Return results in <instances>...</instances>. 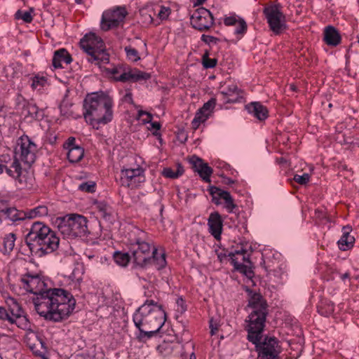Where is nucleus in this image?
Returning a JSON list of instances; mask_svg holds the SVG:
<instances>
[{
    "mask_svg": "<svg viewBox=\"0 0 359 359\" xmlns=\"http://www.w3.org/2000/svg\"><path fill=\"white\" fill-rule=\"evenodd\" d=\"M267 311H252L248 316L247 330L248 339L255 345H258L262 338Z\"/></svg>",
    "mask_w": 359,
    "mask_h": 359,
    "instance_id": "423d86ee",
    "label": "nucleus"
},
{
    "mask_svg": "<svg viewBox=\"0 0 359 359\" xmlns=\"http://www.w3.org/2000/svg\"><path fill=\"white\" fill-rule=\"evenodd\" d=\"M59 243L60 239L56 233L51 230L42 241H41L40 244L35 248L36 253H39L40 256L51 253L57 249Z\"/></svg>",
    "mask_w": 359,
    "mask_h": 359,
    "instance_id": "f3484780",
    "label": "nucleus"
},
{
    "mask_svg": "<svg viewBox=\"0 0 359 359\" xmlns=\"http://www.w3.org/2000/svg\"><path fill=\"white\" fill-rule=\"evenodd\" d=\"M229 256L231 259V263L233 264L235 269L245 264H250L249 255L247 254L246 250H236L235 252L229 253Z\"/></svg>",
    "mask_w": 359,
    "mask_h": 359,
    "instance_id": "a878e982",
    "label": "nucleus"
},
{
    "mask_svg": "<svg viewBox=\"0 0 359 359\" xmlns=\"http://www.w3.org/2000/svg\"><path fill=\"white\" fill-rule=\"evenodd\" d=\"M236 25H238L235 31L236 34H243L246 32L247 23L243 18H238V23Z\"/></svg>",
    "mask_w": 359,
    "mask_h": 359,
    "instance_id": "864d4df0",
    "label": "nucleus"
},
{
    "mask_svg": "<svg viewBox=\"0 0 359 359\" xmlns=\"http://www.w3.org/2000/svg\"><path fill=\"white\" fill-rule=\"evenodd\" d=\"M130 259L131 257L128 252H116L114 254L115 262L121 266H127Z\"/></svg>",
    "mask_w": 359,
    "mask_h": 359,
    "instance_id": "4c0bfd02",
    "label": "nucleus"
},
{
    "mask_svg": "<svg viewBox=\"0 0 359 359\" xmlns=\"http://www.w3.org/2000/svg\"><path fill=\"white\" fill-rule=\"evenodd\" d=\"M79 189L87 193H93L95 191V183L93 181L82 182L79 184Z\"/></svg>",
    "mask_w": 359,
    "mask_h": 359,
    "instance_id": "a18cd8bd",
    "label": "nucleus"
},
{
    "mask_svg": "<svg viewBox=\"0 0 359 359\" xmlns=\"http://www.w3.org/2000/svg\"><path fill=\"white\" fill-rule=\"evenodd\" d=\"M264 13L270 29L276 34L285 29V17L278 5H272L264 9Z\"/></svg>",
    "mask_w": 359,
    "mask_h": 359,
    "instance_id": "6e6552de",
    "label": "nucleus"
},
{
    "mask_svg": "<svg viewBox=\"0 0 359 359\" xmlns=\"http://www.w3.org/2000/svg\"><path fill=\"white\" fill-rule=\"evenodd\" d=\"M58 229L67 238L83 236L88 232L87 219L80 215H67L60 222Z\"/></svg>",
    "mask_w": 359,
    "mask_h": 359,
    "instance_id": "20e7f679",
    "label": "nucleus"
},
{
    "mask_svg": "<svg viewBox=\"0 0 359 359\" xmlns=\"http://www.w3.org/2000/svg\"><path fill=\"white\" fill-rule=\"evenodd\" d=\"M290 90H293V91H296L297 90V87L294 84H290Z\"/></svg>",
    "mask_w": 359,
    "mask_h": 359,
    "instance_id": "0e129e2a",
    "label": "nucleus"
},
{
    "mask_svg": "<svg viewBox=\"0 0 359 359\" xmlns=\"http://www.w3.org/2000/svg\"><path fill=\"white\" fill-rule=\"evenodd\" d=\"M177 311L180 313H183L187 310V306L184 299L182 297H179L177 299Z\"/></svg>",
    "mask_w": 359,
    "mask_h": 359,
    "instance_id": "13d9d810",
    "label": "nucleus"
},
{
    "mask_svg": "<svg viewBox=\"0 0 359 359\" xmlns=\"http://www.w3.org/2000/svg\"><path fill=\"white\" fill-rule=\"evenodd\" d=\"M190 163L192 164L195 171H196L200 177L206 182H210V177L212 175L213 170L208 165L204 163L201 158H199L195 156L190 158Z\"/></svg>",
    "mask_w": 359,
    "mask_h": 359,
    "instance_id": "412c9836",
    "label": "nucleus"
},
{
    "mask_svg": "<svg viewBox=\"0 0 359 359\" xmlns=\"http://www.w3.org/2000/svg\"><path fill=\"white\" fill-rule=\"evenodd\" d=\"M147 301L144 304L140 306L137 311L135 313L133 316V321L135 326L139 329L141 333H143L145 336H148L149 337H151L154 334H155L157 331L153 332H146L141 328L142 325L144 323V317L143 314L145 313H150L151 309L150 306L154 304V301H150L149 303Z\"/></svg>",
    "mask_w": 359,
    "mask_h": 359,
    "instance_id": "aec40b11",
    "label": "nucleus"
},
{
    "mask_svg": "<svg viewBox=\"0 0 359 359\" xmlns=\"http://www.w3.org/2000/svg\"><path fill=\"white\" fill-rule=\"evenodd\" d=\"M215 58L210 59L208 57V53H206L203 55V65L205 68H213L217 65Z\"/></svg>",
    "mask_w": 359,
    "mask_h": 359,
    "instance_id": "8fccbe9b",
    "label": "nucleus"
},
{
    "mask_svg": "<svg viewBox=\"0 0 359 359\" xmlns=\"http://www.w3.org/2000/svg\"><path fill=\"white\" fill-rule=\"evenodd\" d=\"M4 167L5 165H3L1 162H0V174H1L4 171Z\"/></svg>",
    "mask_w": 359,
    "mask_h": 359,
    "instance_id": "338daca9",
    "label": "nucleus"
},
{
    "mask_svg": "<svg viewBox=\"0 0 359 359\" xmlns=\"http://www.w3.org/2000/svg\"><path fill=\"white\" fill-rule=\"evenodd\" d=\"M127 11L124 7H116L105 11L102 16L101 28L104 31L117 27L122 23L127 15Z\"/></svg>",
    "mask_w": 359,
    "mask_h": 359,
    "instance_id": "1a4fd4ad",
    "label": "nucleus"
},
{
    "mask_svg": "<svg viewBox=\"0 0 359 359\" xmlns=\"http://www.w3.org/2000/svg\"><path fill=\"white\" fill-rule=\"evenodd\" d=\"M11 313L4 307H0V320H6L10 323Z\"/></svg>",
    "mask_w": 359,
    "mask_h": 359,
    "instance_id": "6e6d98bb",
    "label": "nucleus"
},
{
    "mask_svg": "<svg viewBox=\"0 0 359 359\" xmlns=\"http://www.w3.org/2000/svg\"><path fill=\"white\" fill-rule=\"evenodd\" d=\"M100 217L105 219H109L111 213V208L104 202H98L95 204Z\"/></svg>",
    "mask_w": 359,
    "mask_h": 359,
    "instance_id": "58836bf2",
    "label": "nucleus"
},
{
    "mask_svg": "<svg viewBox=\"0 0 359 359\" xmlns=\"http://www.w3.org/2000/svg\"><path fill=\"white\" fill-rule=\"evenodd\" d=\"M210 328L211 335L215 334L217 331L218 330L217 325L213 324V320L212 319L210 321Z\"/></svg>",
    "mask_w": 359,
    "mask_h": 359,
    "instance_id": "052dcab7",
    "label": "nucleus"
},
{
    "mask_svg": "<svg viewBox=\"0 0 359 359\" xmlns=\"http://www.w3.org/2000/svg\"><path fill=\"white\" fill-rule=\"evenodd\" d=\"M107 72L111 77L118 81H137L145 80L149 78V75L137 69H130L123 65H118L111 68H107Z\"/></svg>",
    "mask_w": 359,
    "mask_h": 359,
    "instance_id": "0eeeda50",
    "label": "nucleus"
},
{
    "mask_svg": "<svg viewBox=\"0 0 359 359\" xmlns=\"http://www.w3.org/2000/svg\"><path fill=\"white\" fill-rule=\"evenodd\" d=\"M352 228L350 226H345L342 228V236L338 241V246L341 250L345 251L352 248L354 245L355 238L350 235Z\"/></svg>",
    "mask_w": 359,
    "mask_h": 359,
    "instance_id": "393cba45",
    "label": "nucleus"
},
{
    "mask_svg": "<svg viewBox=\"0 0 359 359\" xmlns=\"http://www.w3.org/2000/svg\"><path fill=\"white\" fill-rule=\"evenodd\" d=\"M208 225L210 233L215 239H220L222 230V220L220 215L217 212H212L210 215Z\"/></svg>",
    "mask_w": 359,
    "mask_h": 359,
    "instance_id": "4be33fe9",
    "label": "nucleus"
},
{
    "mask_svg": "<svg viewBox=\"0 0 359 359\" xmlns=\"http://www.w3.org/2000/svg\"><path fill=\"white\" fill-rule=\"evenodd\" d=\"M112 99L103 92L88 95L83 101V116L86 122L93 128L106 124L113 116Z\"/></svg>",
    "mask_w": 359,
    "mask_h": 359,
    "instance_id": "f03ea898",
    "label": "nucleus"
},
{
    "mask_svg": "<svg viewBox=\"0 0 359 359\" xmlns=\"http://www.w3.org/2000/svg\"><path fill=\"white\" fill-rule=\"evenodd\" d=\"M81 48L88 55V60L97 65L109 62V55L105 52V47L101 38L95 34H86L81 39Z\"/></svg>",
    "mask_w": 359,
    "mask_h": 359,
    "instance_id": "7ed1b4c3",
    "label": "nucleus"
},
{
    "mask_svg": "<svg viewBox=\"0 0 359 359\" xmlns=\"http://www.w3.org/2000/svg\"><path fill=\"white\" fill-rule=\"evenodd\" d=\"M236 270L243 273L248 278H252L254 276V272L252 269V263L251 262H250V264H245L242 265L241 266L238 267Z\"/></svg>",
    "mask_w": 359,
    "mask_h": 359,
    "instance_id": "de8ad7c7",
    "label": "nucleus"
},
{
    "mask_svg": "<svg viewBox=\"0 0 359 359\" xmlns=\"http://www.w3.org/2000/svg\"><path fill=\"white\" fill-rule=\"evenodd\" d=\"M34 309L46 320L55 322L67 318L73 311L76 300L68 291L62 288L48 289L32 299Z\"/></svg>",
    "mask_w": 359,
    "mask_h": 359,
    "instance_id": "f257e3e1",
    "label": "nucleus"
},
{
    "mask_svg": "<svg viewBox=\"0 0 359 359\" xmlns=\"http://www.w3.org/2000/svg\"><path fill=\"white\" fill-rule=\"evenodd\" d=\"M125 51L126 53L127 57L130 60H131L133 62H136L140 60V57L137 50L135 48H133L132 46H126Z\"/></svg>",
    "mask_w": 359,
    "mask_h": 359,
    "instance_id": "c03bdc74",
    "label": "nucleus"
},
{
    "mask_svg": "<svg viewBox=\"0 0 359 359\" xmlns=\"http://www.w3.org/2000/svg\"><path fill=\"white\" fill-rule=\"evenodd\" d=\"M51 229L41 222H36L33 223L29 232L26 236V243L29 247L30 250L36 248L38 244H40L41 241L46 236Z\"/></svg>",
    "mask_w": 359,
    "mask_h": 359,
    "instance_id": "f8f14e48",
    "label": "nucleus"
},
{
    "mask_svg": "<svg viewBox=\"0 0 359 359\" xmlns=\"http://www.w3.org/2000/svg\"><path fill=\"white\" fill-rule=\"evenodd\" d=\"M11 324H15L19 328L22 330L29 329L30 327L27 318L23 314V311L13 314L10 318Z\"/></svg>",
    "mask_w": 359,
    "mask_h": 359,
    "instance_id": "f704fd0d",
    "label": "nucleus"
},
{
    "mask_svg": "<svg viewBox=\"0 0 359 359\" xmlns=\"http://www.w3.org/2000/svg\"><path fill=\"white\" fill-rule=\"evenodd\" d=\"M15 240L16 236L13 233H10L5 236L4 238V253H9L13 250Z\"/></svg>",
    "mask_w": 359,
    "mask_h": 359,
    "instance_id": "e433bc0d",
    "label": "nucleus"
},
{
    "mask_svg": "<svg viewBox=\"0 0 359 359\" xmlns=\"http://www.w3.org/2000/svg\"><path fill=\"white\" fill-rule=\"evenodd\" d=\"M71 62V55L65 49L62 48L55 52L53 58V65L55 68L62 67V62L68 65Z\"/></svg>",
    "mask_w": 359,
    "mask_h": 359,
    "instance_id": "c85d7f7f",
    "label": "nucleus"
},
{
    "mask_svg": "<svg viewBox=\"0 0 359 359\" xmlns=\"http://www.w3.org/2000/svg\"><path fill=\"white\" fill-rule=\"evenodd\" d=\"M6 173L15 180H18L20 184L25 182V174L27 172L25 169H22L20 163L17 159H15L9 167L5 165Z\"/></svg>",
    "mask_w": 359,
    "mask_h": 359,
    "instance_id": "5701e85b",
    "label": "nucleus"
},
{
    "mask_svg": "<svg viewBox=\"0 0 359 359\" xmlns=\"http://www.w3.org/2000/svg\"><path fill=\"white\" fill-rule=\"evenodd\" d=\"M24 213L25 215V219H32L48 215V210L45 205H39L34 208L24 211Z\"/></svg>",
    "mask_w": 359,
    "mask_h": 359,
    "instance_id": "473e14b6",
    "label": "nucleus"
},
{
    "mask_svg": "<svg viewBox=\"0 0 359 359\" xmlns=\"http://www.w3.org/2000/svg\"><path fill=\"white\" fill-rule=\"evenodd\" d=\"M256 347L259 351V359H277L280 352L278 341L273 337L266 338L263 342L260 340Z\"/></svg>",
    "mask_w": 359,
    "mask_h": 359,
    "instance_id": "ddd939ff",
    "label": "nucleus"
},
{
    "mask_svg": "<svg viewBox=\"0 0 359 359\" xmlns=\"http://www.w3.org/2000/svg\"><path fill=\"white\" fill-rule=\"evenodd\" d=\"M161 315L163 318V323L158 327V344L163 343V344H158V350L160 351L165 352V354H169L172 351L171 344L175 340V337L173 334L172 329L167 330L165 332L163 331V327L165 326V322L166 321L167 315L162 306L158 305V316Z\"/></svg>",
    "mask_w": 359,
    "mask_h": 359,
    "instance_id": "9d476101",
    "label": "nucleus"
},
{
    "mask_svg": "<svg viewBox=\"0 0 359 359\" xmlns=\"http://www.w3.org/2000/svg\"><path fill=\"white\" fill-rule=\"evenodd\" d=\"M170 13L171 10L169 7L161 6L160 10L158 11V19L161 20H167Z\"/></svg>",
    "mask_w": 359,
    "mask_h": 359,
    "instance_id": "3c124183",
    "label": "nucleus"
},
{
    "mask_svg": "<svg viewBox=\"0 0 359 359\" xmlns=\"http://www.w3.org/2000/svg\"><path fill=\"white\" fill-rule=\"evenodd\" d=\"M21 286L27 292L33 293L35 296L44 291V282L37 274L32 275L27 273L20 278Z\"/></svg>",
    "mask_w": 359,
    "mask_h": 359,
    "instance_id": "dca6fc26",
    "label": "nucleus"
},
{
    "mask_svg": "<svg viewBox=\"0 0 359 359\" xmlns=\"http://www.w3.org/2000/svg\"><path fill=\"white\" fill-rule=\"evenodd\" d=\"M144 180V170L140 167L122 169L121 171L120 182L122 186L134 189Z\"/></svg>",
    "mask_w": 359,
    "mask_h": 359,
    "instance_id": "9b49d317",
    "label": "nucleus"
},
{
    "mask_svg": "<svg viewBox=\"0 0 359 359\" xmlns=\"http://www.w3.org/2000/svg\"><path fill=\"white\" fill-rule=\"evenodd\" d=\"M201 39L203 41H204L206 43H210L211 42H215L217 41V38H215L212 36L205 35V34L202 35Z\"/></svg>",
    "mask_w": 359,
    "mask_h": 359,
    "instance_id": "bf43d9fd",
    "label": "nucleus"
},
{
    "mask_svg": "<svg viewBox=\"0 0 359 359\" xmlns=\"http://www.w3.org/2000/svg\"><path fill=\"white\" fill-rule=\"evenodd\" d=\"M2 216L12 222L24 220L25 215L23 210H18L15 208H8L1 211Z\"/></svg>",
    "mask_w": 359,
    "mask_h": 359,
    "instance_id": "c756f323",
    "label": "nucleus"
},
{
    "mask_svg": "<svg viewBox=\"0 0 359 359\" xmlns=\"http://www.w3.org/2000/svg\"><path fill=\"white\" fill-rule=\"evenodd\" d=\"M167 264L165 260V254L163 252L161 257H158V271H161L158 275L162 277V280L166 284H168L169 278L170 276L171 271L170 268H165Z\"/></svg>",
    "mask_w": 359,
    "mask_h": 359,
    "instance_id": "72a5a7b5",
    "label": "nucleus"
},
{
    "mask_svg": "<svg viewBox=\"0 0 359 359\" xmlns=\"http://www.w3.org/2000/svg\"><path fill=\"white\" fill-rule=\"evenodd\" d=\"M348 276H349L348 273H344V274H343V275H342L341 278H342V279H345V278H348Z\"/></svg>",
    "mask_w": 359,
    "mask_h": 359,
    "instance_id": "774afa93",
    "label": "nucleus"
},
{
    "mask_svg": "<svg viewBox=\"0 0 359 359\" xmlns=\"http://www.w3.org/2000/svg\"><path fill=\"white\" fill-rule=\"evenodd\" d=\"M76 139L70 137L64 144V148L67 151V158L71 163L80 161L84 155V149L75 144Z\"/></svg>",
    "mask_w": 359,
    "mask_h": 359,
    "instance_id": "6ab92c4d",
    "label": "nucleus"
},
{
    "mask_svg": "<svg viewBox=\"0 0 359 359\" xmlns=\"http://www.w3.org/2000/svg\"><path fill=\"white\" fill-rule=\"evenodd\" d=\"M150 245L144 241H137L132 244L130 252L132 254L133 262L141 267H146L155 262L157 248H153L152 252Z\"/></svg>",
    "mask_w": 359,
    "mask_h": 359,
    "instance_id": "39448f33",
    "label": "nucleus"
},
{
    "mask_svg": "<svg viewBox=\"0 0 359 359\" xmlns=\"http://www.w3.org/2000/svg\"><path fill=\"white\" fill-rule=\"evenodd\" d=\"M249 306L255 311H266V303L262 299L259 294H253L249 299Z\"/></svg>",
    "mask_w": 359,
    "mask_h": 359,
    "instance_id": "7c9ffc66",
    "label": "nucleus"
},
{
    "mask_svg": "<svg viewBox=\"0 0 359 359\" xmlns=\"http://www.w3.org/2000/svg\"><path fill=\"white\" fill-rule=\"evenodd\" d=\"M310 179V175L308 173H304L302 175H295L294 180L301 185H304L308 183Z\"/></svg>",
    "mask_w": 359,
    "mask_h": 359,
    "instance_id": "603ef678",
    "label": "nucleus"
},
{
    "mask_svg": "<svg viewBox=\"0 0 359 359\" xmlns=\"http://www.w3.org/2000/svg\"><path fill=\"white\" fill-rule=\"evenodd\" d=\"M225 183L227 184H231L233 183V181L229 178H227L226 180L225 181Z\"/></svg>",
    "mask_w": 359,
    "mask_h": 359,
    "instance_id": "69168bd1",
    "label": "nucleus"
},
{
    "mask_svg": "<svg viewBox=\"0 0 359 359\" xmlns=\"http://www.w3.org/2000/svg\"><path fill=\"white\" fill-rule=\"evenodd\" d=\"M221 94L224 97L230 96L232 95L238 94V88L236 85H231L228 87L225 90L221 91Z\"/></svg>",
    "mask_w": 359,
    "mask_h": 359,
    "instance_id": "5fc2aeb1",
    "label": "nucleus"
},
{
    "mask_svg": "<svg viewBox=\"0 0 359 359\" xmlns=\"http://www.w3.org/2000/svg\"><path fill=\"white\" fill-rule=\"evenodd\" d=\"M32 11V8H31L29 11L22 12L21 11H18L15 13V18L18 19H22L25 22L30 23L33 20V18L31 15V12Z\"/></svg>",
    "mask_w": 359,
    "mask_h": 359,
    "instance_id": "49530a36",
    "label": "nucleus"
},
{
    "mask_svg": "<svg viewBox=\"0 0 359 359\" xmlns=\"http://www.w3.org/2000/svg\"><path fill=\"white\" fill-rule=\"evenodd\" d=\"M210 194L212 196V201L217 205L219 203V198L223 199L225 203V208L228 210L229 212H232L233 210L236 207L229 192L222 190L221 189L216 187H211L210 188Z\"/></svg>",
    "mask_w": 359,
    "mask_h": 359,
    "instance_id": "a211bd4d",
    "label": "nucleus"
},
{
    "mask_svg": "<svg viewBox=\"0 0 359 359\" xmlns=\"http://www.w3.org/2000/svg\"><path fill=\"white\" fill-rule=\"evenodd\" d=\"M20 158L25 163L30 165L35 161L37 147L27 136L20 140Z\"/></svg>",
    "mask_w": 359,
    "mask_h": 359,
    "instance_id": "2eb2a0df",
    "label": "nucleus"
},
{
    "mask_svg": "<svg viewBox=\"0 0 359 359\" xmlns=\"http://www.w3.org/2000/svg\"><path fill=\"white\" fill-rule=\"evenodd\" d=\"M324 40L327 45L335 46L340 43L341 36L334 27L328 26L324 32Z\"/></svg>",
    "mask_w": 359,
    "mask_h": 359,
    "instance_id": "cd10ccee",
    "label": "nucleus"
},
{
    "mask_svg": "<svg viewBox=\"0 0 359 359\" xmlns=\"http://www.w3.org/2000/svg\"><path fill=\"white\" fill-rule=\"evenodd\" d=\"M315 214H316V217L319 218L320 219H327L326 213L322 210H318L316 211Z\"/></svg>",
    "mask_w": 359,
    "mask_h": 359,
    "instance_id": "680f3d73",
    "label": "nucleus"
},
{
    "mask_svg": "<svg viewBox=\"0 0 359 359\" xmlns=\"http://www.w3.org/2000/svg\"><path fill=\"white\" fill-rule=\"evenodd\" d=\"M208 117L199 110L196 112L194 118L191 122L192 128L196 130L201 123H203Z\"/></svg>",
    "mask_w": 359,
    "mask_h": 359,
    "instance_id": "79ce46f5",
    "label": "nucleus"
},
{
    "mask_svg": "<svg viewBox=\"0 0 359 359\" xmlns=\"http://www.w3.org/2000/svg\"><path fill=\"white\" fill-rule=\"evenodd\" d=\"M216 104V100L215 99H210L208 102L205 103L203 106L199 109L200 111L205 114V115H207L208 117L211 112L212 111L213 109L215 108Z\"/></svg>",
    "mask_w": 359,
    "mask_h": 359,
    "instance_id": "37998d69",
    "label": "nucleus"
},
{
    "mask_svg": "<svg viewBox=\"0 0 359 359\" xmlns=\"http://www.w3.org/2000/svg\"><path fill=\"white\" fill-rule=\"evenodd\" d=\"M247 109L259 121H263L268 117V109L260 102H251L247 105Z\"/></svg>",
    "mask_w": 359,
    "mask_h": 359,
    "instance_id": "bb28decb",
    "label": "nucleus"
},
{
    "mask_svg": "<svg viewBox=\"0 0 359 359\" xmlns=\"http://www.w3.org/2000/svg\"><path fill=\"white\" fill-rule=\"evenodd\" d=\"M224 23L226 26L236 25L238 23V18L236 16L226 17L224 20Z\"/></svg>",
    "mask_w": 359,
    "mask_h": 359,
    "instance_id": "4d7b16f0",
    "label": "nucleus"
},
{
    "mask_svg": "<svg viewBox=\"0 0 359 359\" xmlns=\"http://www.w3.org/2000/svg\"><path fill=\"white\" fill-rule=\"evenodd\" d=\"M22 66L18 64H12L4 67L3 71L4 76L6 81L14 85L19 81L22 76Z\"/></svg>",
    "mask_w": 359,
    "mask_h": 359,
    "instance_id": "b1692460",
    "label": "nucleus"
},
{
    "mask_svg": "<svg viewBox=\"0 0 359 359\" xmlns=\"http://www.w3.org/2000/svg\"><path fill=\"white\" fill-rule=\"evenodd\" d=\"M6 303L9 308L8 311L11 313V316L22 311L20 306L14 298L9 297L7 299Z\"/></svg>",
    "mask_w": 359,
    "mask_h": 359,
    "instance_id": "a19ab883",
    "label": "nucleus"
},
{
    "mask_svg": "<svg viewBox=\"0 0 359 359\" xmlns=\"http://www.w3.org/2000/svg\"><path fill=\"white\" fill-rule=\"evenodd\" d=\"M72 106V103L70 102V100L67 97V93L65 95L64 99L62 100L60 105V109L61 113L63 114H69V109Z\"/></svg>",
    "mask_w": 359,
    "mask_h": 359,
    "instance_id": "09e8293b",
    "label": "nucleus"
},
{
    "mask_svg": "<svg viewBox=\"0 0 359 359\" xmlns=\"http://www.w3.org/2000/svg\"><path fill=\"white\" fill-rule=\"evenodd\" d=\"M184 170L181 164L178 163L175 168H165L162 170V175L170 179H177L180 176L182 175Z\"/></svg>",
    "mask_w": 359,
    "mask_h": 359,
    "instance_id": "c9c22d12",
    "label": "nucleus"
},
{
    "mask_svg": "<svg viewBox=\"0 0 359 359\" xmlns=\"http://www.w3.org/2000/svg\"><path fill=\"white\" fill-rule=\"evenodd\" d=\"M191 23L199 31L208 30L214 23L212 13L204 8L196 10L191 16Z\"/></svg>",
    "mask_w": 359,
    "mask_h": 359,
    "instance_id": "4468645a",
    "label": "nucleus"
},
{
    "mask_svg": "<svg viewBox=\"0 0 359 359\" xmlns=\"http://www.w3.org/2000/svg\"><path fill=\"white\" fill-rule=\"evenodd\" d=\"M126 100H132V95L130 93H128L126 95L125 97Z\"/></svg>",
    "mask_w": 359,
    "mask_h": 359,
    "instance_id": "e2e57ef3",
    "label": "nucleus"
},
{
    "mask_svg": "<svg viewBox=\"0 0 359 359\" xmlns=\"http://www.w3.org/2000/svg\"><path fill=\"white\" fill-rule=\"evenodd\" d=\"M137 119L143 124L150 123L151 127H147L149 130L152 129V134L157 135V122H152V115L145 111L140 110L137 114Z\"/></svg>",
    "mask_w": 359,
    "mask_h": 359,
    "instance_id": "2f4dec72",
    "label": "nucleus"
},
{
    "mask_svg": "<svg viewBox=\"0 0 359 359\" xmlns=\"http://www.w3.org/2000/svg\"><path fill=\"white\" fill-rule=\"evenodd\" d=\"M47 79L44 76L36 75L32 78V88L33 89L41 90L47 84Z\"/></svg>",
    "mask_w": 359,
    "mask_h": 359,
    "instance_id": "ea45409f",
    "label": "nucleus"
}]
</instances>
